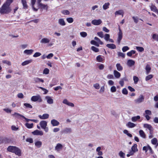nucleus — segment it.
Instances as JSON below:
<instances>
[{"mask_svg":"<svg viewBox=\"0 0 158 158\" xmlns=\"http://www.w3.org/2000/svg\"><path fill=\"white\" fill-rule=\"evenodd\" d=\"M13 0H7L6 2L0 8V13L2 14H4L10 12L11 10L9 6Z\"/></svg>","mask_w":158,"mask_h":158,"instance_id":"nucleus-1","label":"nucleus"},{"mask_svg":"<svg viewBox=\"0 0 158 158\" xmlns=\"http://www.w3.org/2000/svg\"><path fill=\"white\" fill-rule=\"evenodd\" d=\"M8 151L15 153L19 156L21 155V152L20 149L16 146H9L7 148Z\"/></svg>","mask_w":158,"mask_h":158,"instance_id":"nucleus-2","label":"nucleus"},{"mask_svg":"<svg viewBox=\"0 0 158 158\" xmlns=\"http://www.w3.org/2000/svg\"><path fill=\"white\" fill-rule=\"evenodd\" d=\"M39 125L41 128L43 129L45 132H48L49 131V128L47 126V122L45 120L41 121Z\"/></svg>","mask_w":158,"mask_h":158,"instance_id":"nucleus-3","label":"nucleus"},{"mask_svg":"<svg viewBox=\"0 0 158 158\" xmlns=\"http://www.w3.org/2000/svg\"><path fill=\"white\" fill-rule=\"evenodd\" d=\"M31 100L34 102L38 101L39 102H41L42 101L41 97L39 95L32 96L31 98Z\"/></svg>","mask_w":158,"mask_h":158,"instance_id":"nucleus-4","label":"nucleus"},{"mask_svg":"<svg viewBox=\"0 0 158 158\" xmlns=\"http://www.w3.org/2000/svg\"><path fill=\"white\" fill-rule=\"evenodd\" d=\"M119 32L118 34V38L117 39V43L118 44H119L120 43L121 41L123 38V33L120 28L119 27Z\"/></svg>","mask_w":158,"mask_h":158,"instance_id":"nucleus-5","label":"nucleus"},{"mask_svg":"<svg viewBox=\"0 0 158 158\" xmlns=\"http://www.w3.org/2000/svg\"><path fill=\"white\" fill-rule=\"evenodd\" d=\"M144 97L142 95H140L139 97L134 100V102L136 103H140L143 102Z\"/></svg>","mask_w":158,"mask_h":158,"instance_id":"nucleus-6","label":"nucleus"},{"mask_svg":"<svg viewBox=\"0 0 158 158\" xmlns=\"http://www.w3.org/2000/svg\"><path fill=\"white\" fill-rule=\"evenodd\" d=\"M50 41V39L48 38L44 37L42 38L40 40V43L42 44H48Z\"/></svg>","mask_w":158,"mask_h":158,"instance_id":"nucleus-7","label":"nucleus"},{"mask_svg":"<svg viewBox=\"0 0 158 158\" xmlns=\"http://www.w3.org/2000/svg\"><path fill=\"white\" fill-rule=\"evenodd\" d=\"M32 133L34 135L42 136L44 135L43 132L41 130H35L32 132Z\"/></svg>","mask_w":158,"mask_h":158,"instance_id":"nucleus-8","label":"nucleus"},{"mask_svg":"<svg viewBox=\"0 0 158 158\" xmlns=\"http://www.w3.org/2000/svg\"><path fill=\"white\" fill-rule=\"evenodd\" d=\"M45 99L48 104H51L53 103V99L52 97L46 96L45 97Z\"/></svg>","mask_w":158,"mask_h":158,"instance_id":"nucleus-9","label":"nucleus"},{"mask_svg":"<svg viewBox=\"0 0 158 158\" xmlns=\"http://www.w3.org/2000/svg\"><path fill=\"white\" fill-rule=\"evenodd\" d=\"M102 22V21L100 19H94L91 21V23L94 25H98L100 24Z\"/></svg>","mask_w":158,"mask_h":158,"instance_id":"nucleus-10","label":"nucleus"},{"mask_svg":"<svg viewBox=\"0 0 158 158\" xmlns=\"http://www.w3.org/2000/svg\"><path fill=\"white\" fill-rule=\"evenodd\" d=\"M63 148V145L60 143H57L55 147V150L57 152H60Z\"/></svg>","mask_w":158,"mask_h":158,"instance_id":"nucleus-11","label":"nucleus"},{"mask_svg":"<svg viewBox=\"0 0 158 158\" xmlns=\"http://www.w3.org/2000/svg\"><path fill=\"white\" fill-rule=\"evenodd\" d=\"M135 63V62L133 60L129 59L127 60V64L128 67H131L134 65Z\"/></svg>","mask_w":158,"mask_h":158,"instance_id":"nucleus-12","label":"nucleus"},{"mask_svg":"<svg viewBox=\"0 0 158 158\" xmlns=\"http://www.w3.org/2000/svg\"><path fill=\"white\" fill-rule=\"evenodd\" d=\"M51 123L53 127L58 126L60 124V123L55 119H52L51 120Z\"/></svg>","mask_w":158,"mask_h":158,"instance_id":"nucleus-13","label":"nucleus"},{"mask_svg":"<svg viewBox=\"0 0 158 158\" xmlns=\"http://www.w3.org/2000/svg\"><path fill=\"white\" fill-rule=\"evenodd\" d=\"M124 14V11L122 10H120L115 11L114 13V14L115 16H116L118 15H121L122 17L123 16Z\"/></svg>","mask_w":158,"mask_h":158,"instance_id":"nucleus-14","label":"nucleus"},{"mask_svg":"<svg viewBox=\"0 0 158 158\" xmlns=\"http://www.w3.org/2000/svg\"><path fill=\"white\" fill-rule=\"evenodd\" d=\"M149 6L152 11L155 12H158V10L154 5L151 3Z\"/></svg>","mask_w":158,"mask_h":158,"instance_id":"nucleus-15","label":"nucleus"},{"mask_svg":"<svg viewBox=\"0 0 158 158\" xmlns=\"http://www.w3.org/2000/svg\"><path fill=\"white\" fill-rule=\"evenodd\" d=\"M38 117L41 119H45L49 118V115L48 114H44L42 115H39Z\"/></svg>","mask_w":158,"mask_h":158,"instance_id":"nucleus-16","label":"nucleus"},{"mask_svg":"<svg viewBox=\"0 0 158 158\" xmlns=\"http://www.w3.org/2000/svg\"><path fill=\"white\" fill-rule=\"evenodd\" d=\"M101 148L100 146L98 147L96 149V151L98 156H102L103 154L102 152L101 151Z\"/></svg>","mask_w":158,"mask_h":158,"instance_id":"nucleus-17","label":"nucleus"},{"mask_svg":"<svg viewBox=\"0 0 158 158\" xmlns=\"http://www.w3.org/2000/svg\"><path fill=\"white\" fill-rule=\"evenodd\" d=\"M63 132L65 134H70L72 132V129L70 128H66L63 130Z\"/></svg>","mask_w":158,"mask_h":158,"instance_id":"nucleus-18","label":"nucleus"},{"mask_svg":"<svg viewBox=\"0 0 158 158\" xmlns=\"http://www.w3.org/2000/svg\"><path fill=\"white\" fill-rule=\"evenodd\" d=\"M33 81L34 83H38L40 82H44V81L41 78L38 77H35L33 79Z\"/></svg>","mask_w":158,"mask_h":158,"instance_id":"nucleus-19","label":"nucleus"},{"mask_svg":"<svg viewBox=\"0 0 158 158\" xmlns=\"http://www.w3.org/2000/svg\"><path fill=\"white\" fill-rule=\"evenodd\" d=\"M34 50L32 49L25 50L23 51V53L27 55H30L31 54Z\"/></svg>","mask_w":158,"mask_h":158,"instance_id":"nucleus-20","label":"nucleus"},{"mask_svg":"<svg viewBox=\"0 0 158 158\" xmlns=\"http://www.w3.org/2000/svg\"><path fill=\"white\" fill-rule=\"evenodd\" d=\"M58 23L61 26H64L66 25L65 22L63 19H60L58 20Z\"/></svg>","mask_w":158,"mask_h":158,"instance_id":"nucleus-21","label":"nucleus"},{"mask_svg":"<svg viewBox=\"0 0 158 158\" xmlns=\"http://www.w3.org/2000/svg\"><path fill=\"white\" fill-rule=\"evenodd\" d=\"M32 62V60H27L24 62H23L22 64L21 65L23 66H24L26 65H27L31 63Z\"/></svg>","mask_w":158,"mask_h":158,"instance_id":"nucleus-22","label":"nucleus"},{"mask_svg":"<svg viewBox=\"0 0 158 158\" xmlns=\"http://www.w3.org/2000/svg\"><path fill=\"white\" fill-rule=\"evenodd\" d=\"M106 46L111 49H114L116 48V45L113 44H106Z\"/></svg>","mask_w":158,"mask_h":158,"instance_id":"nucleus-23","label":"nucleus"},{"mask_svg":"<svg viewBox=\"0 0 158 158\" xmlns=\"http://www.w3.org/2000/svg\"><path fill=\"white\" fill-rule=\"evenodd\" d=\"M139 133L140 136L141 137L144 139L146 138V135L143 130H140L139 131Z\"/></svg>","mask_w":158,"mask_h":158,"instance_id":"nucleus-24","label":"nucleus"},{"mask_svg":"<svg viewBox=\"0 0 158 158\" xmlns=\"http://www.w3.org/2000/svg\"><path fill=\"white\" fill-rule=\"evenodd\" d=\"M114 74L115 77L117 78H119L120 76V73L117 71L115 70L114 71Z\"/></svg>","mask_w":158,"mask_h":158,"instance_id":"nucleus-25","label":"nucleus"},{"mask_svg":"<svg viewBox=\"0 0 158 158\" xmlns=\"http://www.w3.org/2000/svg\"><path fill=\"white\" fill-rule=\"evenodd\" d=\"M128 127L130 128L134 127L136 126V125L131 122H128L126 125Z\"/></svg>","mask_w":158,"mask_h":158,"instance_id":"nucleus-26","label":"nucleus"},{"mask_svg":"<svg viewBox=\"0 0 158 158\" xmlns=\"http://www.w3.org/2000/svg\"><path fill=\"white\" fill-rule=\"evenodd\" d=\"M137 145L136 144H134L131 148V150L135 152H136L138 151V149L137 148Z\"/></svg>","mask_w":158,"mask_h":158,"instance_id":"nucleus-27","label":"nucleus"},{"mask_svg":"<svg viewBox=\"0 0 158 158\" xmlns=\"http://www.w3.org/2000/svg\"><path fill=\"white\" fill-rule=\"evenodd\" d=\"M140 117L139 115L132 117L131 118V121L133 122H136L139 119Z\"/></svg>","mask_w":158,"mask_h":158,"instance_id":"nucleus-28","label":"nucleus"},{"mask_svg":"<svg viewBox=\"0 0 158 158\" xmlns=\"http://www.w3.org/2000/svg\"><path fill=\"white\" fill-rule=\"evenodd\" d=\"M23 118L25 119L27 122H29V121H31L34 122L35 123H37L38 122V120L37 119H29L26 118L24 116H23Z\"/></svg>","mask_w":158,"mask_h":158,"instance_id":"nucleus-29","label":"nucleus"},{"mask_svg":"<svg viewBox=\"0 0 158 158\" xmlns=\"http://www.w3.org/2000/svg\"><path fill=\"white\" fill-rule=\"evenodd\" d=\"M136 52V51L134 50H132L128 52L127 53V55L129 57H131L132 56L133 54H135Z\"/></svg>","mask_w":158,"mask_h":158,"instance_id":"nucleus-30","label":"nucleus"},{"mask_svg":"<svg viewBox=\"0 0 158 158\" xmlns=\"http://www.w3.org/2000/svg\"><path fill=\"white\" fill-rule=\"evenodd\" d=\"M110 4L109 2L105 3L103 6V8L104 10H106L109 8Z\"/></svg>","mask_w":158,"mask_h":158,"instance_id":"nucleus-31","label":"nucleus"},{"mask_svg":"<svg viewBox=\"0 0 158 158\" xmlns=\"http://www.w3.org/2000/svg\"><path fill=\"white\" fill-rule=\"evenodd\" d=\"M116 67L117 69L119 71H121L123 69L122 66L119 63L116 64Z\"/></svg>","mask_w":158,"mask_h":158,"instance_id":"nucleus-32","label":"nucleus"},{"mask_svg":"<svg viewBox=\"0 0 158 158\" xmlns=\"http://www.w3.org/2000/svg\"><path fill=\"white\" fill-rule=\"evenodd\" d=\"M35 1L36 0H31V3L33 10L35 11H37L38 10V9L35 8L34 6L35 3Z\"/></svg>","mask_w":158,"mask_h":158,"instance_id":"nucleus-33","label":"nucleus"},{"mask_svg":"<svg viewBox=\"0 0 158 158\" xmlns=\"http://www.w3.org/2000/svg\"><path fill=\"white\" fill-rule=\"evenodd\" d=\"M42 144V143L40 141H37L35 143V146L38 148H40Z\"/></svg>","mask_w":158,"mask_h":158,"instance_id":"nucleus-34","label":"nucleus"},{"mask_svg":"<svg viewBox=\"0 0 158 158\" xmlns=\"http://www.w3.org/2000/svg\"><path fill=\"white\" fill-rule=\"evenodd\" d=\"M145 69L146 71L147 74H148L150 72V70L151 69V68L150 66L148 64L146 65V67Z\"/></svg>","mask_w":158,"mask_h":158,"instance_id":"nucleus-35","label":"nucleus"},{"mask_svg":"<svg viewBox=\"0 0 158 158\" xmlns=\"http://www.w3.org/2000/svg\"><path fill=\"white\" fill-rule=\"evenodd\" d=\"M152 114V112L151 110H145V113L143 115H151Z\"/></svg>","mask_w":158,"mask_h":158,"instance_id":"nucleus-36","label":"nucleus"},{"mask_svg":"<svg viewBox=\"0 0 158 158\" xmlns=\"http://www.w3.org/2000/svg\"><path fill=\"white\" fill-rule=\"evenodd\" d=\"M25 125L26 127L29 129H31L32 128L33 126V123H32L31 124H29L28 123H26L25 124Z\"/></svg>","mask_w":158,"mask_h":158,"instance_id":"nucleus-37","label":"nucleus"},{"mask_svg":"<svg viewBox=\"0 0 158 158\" xmlns=\"http://www.w3.org/2000/svg\"><path fill=\"white\" fill-rule=\"evenodd\" d=\"M90 43L94 45L97 47H99V44L94 40H91L90 41Z\"/></svg>","mask_w":158,"mask_h":158,"instance_id":"nucleus-38","label":"nucleus"},{"mask_svg":"<svg viewBox=\"0 0 158 158\" xmlns=\"http://www.w3.org/2000/svg\"><path fill=\"white\" fill-rule=\"evenodd\" d=\"M40 7L43 9L46 10H47L48 9V6L47 5H44L43 4H40V5H39Z\"/></svg>","mask_w":158,"mask_h":158,"instance_id":"nucleus-39","label":"nucleus"},{"mask_svg":"<svg viewBox=\"0 0 158 158\" xmlns=\"http://www.w3.org/2000/svg\"><path fill=\"white\" fill-rule=\"evenodd\" d=\"M110 38V35L109 34H106L104 35V39L106 41H108Z\"/></svg>","mask_w":158,"mask_h":158,"instance_id":"nucleus-40","label":"nucleus"},{"mask_svg":"<svg viewBox=\"0 0 158 158\" xmlns=\"http://www.w3.org/2000/svg\"><path fill=\"white\" fill-rule=\"evenodd\" d=\"M91 48L92 51H93L94 52H97L99 51V49L94 46H93L91 47Z\"/></svg>","mask_w":158,"mask_h":158,"instance_id":"nucleus-41","label":"nucleus"},{"mask_svg":"<svg viewBox=\"0 0 158 158\" xmlns=\"http://www.w3.org/2000/svg\"><path fill=\"white\" fill-rule=\"evenodd\" d=\"M61 13L64 15H69L70 14L69 11L67 10H63L61 11Z\"/></svg>","mask_w":158,"mask_h":158,"instance_id":"nucleus-42","label":"nucleus"},{"mask_svg":"<svg viewBox=\"0 0 158 158\" xmlns=\"http://www.w3.org/2000/svg\"><path fill=\"white\" fill-rule=\"evenodd\" d=\"M94 39L97 41V42L98 43V44H100L101 45H102L103 44V42H102L101 40L99 38H98L97 37H95L94 38Z\"/></svg>","mask_w":158,"mask_h":158,"instance_id":"nucleus-43","label":"nucleus"},{"mask_svg":"<svg viewBox=\"0 0 158 158\" xmlns=\"http://www.w3.org/2000/svg\"><path fill=\"white\" fill-rule=\"evenodd\" d=\"M22 2L24 8H27V4L26 0H22Z\"/></svg>","mask_w":158,"mask_h":158,"instance_id":"nucleus-44","label":"nucleus"},{"mask_svg":"<svg viewBox=\"0 0 158 158\" xmlns=\"http://www.w3.org/2000/svg\"><path fill=\"white\" fill-rule=\"evenodd\" d=\"M152 38L155 40L158 41V34H153Z\"/></svg>","mask_w":158,"mask_h":158,"instance_id":"nucleus-45","label":"nucleus"},{"mask_svg":"<svg viewBox=\"0 0 158 158\" xmlns=\"http://www.w3.org/2000/svg\"><path fill=\"white\" fill-rule=\"evenodd\" d=\"M135 153V152L131 150L130 151L128 154L127 155V157H129L130 156L133 155Z\"/></svg>","mask_w":158,"mask_h":158,"instance_id":"nucleus-46","label":"nucleus"},{"mask_svg":"<svg viewBox=\"0 0 158 158\" xmlns=\"http://www.w3.org/2000/svg\"><path fill=\"white\" fill-rule=\"evenodd\" d=\"M157 139L156 138H154L151 140V142L153 144L155 145L157 143Z\"/></svg>","mask_w":158,"mask_h":158,"instance_id":"nucleus-47","label":"nucleus"},{"mask_svg":"<svg viewBox=\"0 0 158 158\" xmlns=\"http://www.w3.org/2000/svg\"><path fill=\"white\" fill-rule=\"evenodd\" d=\"M23 105L26 108H32V106L29 103H25Z\"/></svg>","mask_w":158,"mask_h":158,"instance_id":"nucleus-48","label":"nucleus"},{"mask_svg":"<svg viewBox=\"0 0 158 158\" xmlns=\"http://www.w3.org/2000/svg\"><path fill=\"white\" fill-rule=\"evenodd\" d=\"M136 48L138 51L139 52H143L144 50V48L142 47L136 46Z\"/></svg>","mask_w":158,"mask_h":158,"instance_id":"nucleus-49","label":"nucleus"},{"mask_svg":"<svg viewBox=\"0 0 158 158\" xmlns=\"http://www.w3.org/2000/svg\"><path fill=\"white\" fill-rule=\"evenodd\" d=\"M123 132L124 133L126 134L128 136L131 137L132 135L131 134L128 133V131L127 130H125L123 131Z\"/></svg>","mask_w":158,"mask_h":158,"instance_id":"nucleus-50","label":"nucleus"},{"mask_svg":"<svg viewBox=\"0 0 158 158\" xmlns=\"http://www.w3.org/2000/svg\"><path fill=\"white\" fill-rule=\"evenodd\" d=\"M133 79L135 84H137L139 81V79L138 77L136 76H134L133 77Z\"/></svg>","mask_w":158,"mask_h":158,"instance_id":"nucleus-51","label":"nucleus"},{"mask_svg":"<svg viewBox=\"0 0 158 158\" xmlns=\"http://www.w3.org/2000/svg\"><path fill=\"white\" fill-rule=\"evenodd\" d=\"M96 59L97 61L99 62H101L103 60L102 58L101 55L98 56L96 57Z\"/></svg>","mask_w":158,"mask_h":158,"instance_id":"nucleus-52","label":"nucleus"},{"mask_svg":"<svg viewBox=\"0 0 158 158\" xmlns=\"http://www.w3.org/2000/svg\"><path fill=\"white\" fill-rule=\"evenodd\" d=\"M81 36L83 37H85L87 36V33L86 32L84 31H82L80 33Z\"/></svg>","mask_w":158,"mask_h":158,"instance_id":"nucleus-53","label":"nucleus"},{"mask_svg":"<svg viewBox=\"0 0 158 158\" xmlns=\"http://www.w3.org/2000/svg\"><path fill=\"white\" fill-rule=\"evenodd\" d=\"M98 35L100 37L102 38L104 37L103 32L102 31L98 32L97 33Z\"/></svg>","mask_w":158,"mask_h":158,"instance_id":"nucleus-54","label":"nucleus"},{"mask_svg":"<svg viewBox=\"0 0 158 158\" xmlns=\"http://www.w3.org/2000/svg\"><path fill=\"white\" fill-rule=\"evenodd\" d=\"M2 62L4 64H6L9 66H10L11 64V63L10 61L7 60H3L2 61Z\"/></svg>","mask_w":158,"mask_h":158,"instance_id":"nucleus-55","label":"nucleus"},{"mask_svg":"<svg viewBox=\"0 0 158 158\" xmlns=\"http://www.w3.org/2000/svg\"><path fill=\"white\" fill-rule=\"evenodd\" d=\"M67 21L69 23H72L73 21V19L72 18H68L66 19Z\"/></svg>","mask_w":158,"mask_h":158,"instance_id":"nucleus-56","label":"nucleus"},{"mask_svg":"<svg viewBox=\"0 0 158 158\" xmlns=\"http://www.w3.org/2000/svg\"><path fill=\"white\" fill-rule=\"evenodd\" d=\"M153 75L152 74H150L147 76L145 78L146 81H148L153 77Z\"/></svg>","mask_w":158,"mask_h":158,"instance_id":"nucleus-57","label":"nucleus"},{"mask_svg":"<svg viewBox=\"0 0 158 158\" xmlns=\"http://www.w3.org/2000/svg\"><path fill=\"white\" fill-rule=\"evenodd\" d=\"M116 87L114 86H112L110 88V91L112 93L115 92L116 91Z\"/></svg>","mask_w":158,"mask_h":158,"instance_id":"nucleus-58","label":"nucleus"},{"mask_svg":"<svg viewBox=\"0 0 158 158\" xmlns=\"http://www.w3.org/2000/svg\"><path fill=\"white\" fill-rule=\"evenodd\" d=\"M129 49V48L128 46H124L122 48V51L123 52H126V51H127Z\"/></svg>","mask_w":158,"mask_h":158,"instance_id":"nucleus-59","label":"nucleus"},{"mask_svg":"<svg viewBox=\"0 0 158 158\" xmlns=\"http://www.w3.org/2000/svg\"><path fill=\"white\" fill-rule=\"evenodd\" d=\"M132 19L135 23H137L138 22L139 18L137 17L133 16L132 17Z\"/></svg>","mask_w":158,"mask_h":158,"instance_id":"nucleus-60","label":"nucleus"},{"mask_svg":"<svg viewBox=\"0 0 158 158\" xmlns=\"http://www.w3.org/2000/svg\"><path fill=\"white\" fill-rule=\"evenodd\" d=\"M118 155L121 157L122 158H124L125 154L122 151H120L118 153Z\"/></svg>","mask_w":158,"mask_h":158,"instance_id":"nucleus-61","label":"nucleus"},{"mask_svg":"<svg viewBox=\"0 0 158 158\" xmlns=\"http://www.w3.org/2000/svg\"><path fill=\"white\" fill-rule=\"evenodd\" d=\"M41 55V53L39 52H35L33 55V56L35 57H36L40 56Z\"/></svg>","mask_w":158,"mask_h":158,"instance_id":"nucleus-62","label":"nucleus"},{"mask_svg":"<svg viewBox=\"0 0 158 158\" xmlns=\"http://www.w3.org/2000/svg\"><path fill=\"white\" fill-rule=\"evenodd\" d=\"M151 126V125L147 123L144 124L143 125V127L144 128H147L148 129H149Z\"/></svg>","mask_w":158,"mask_h":158,"instance_id":"nucleus-63","label":"nucleus"},{"mask_svg":"<svg viewBox=\"0 0 158 158\" xmlns=\"http://www.w3.org/2000/svg\"><path fill=\"white\" fill-rule=\"evenodd\" d=\"M49 69L46 68L44 69L43 71V73L45 74H47L49 73Z\"/></svg>","mask_w":158,"mask_h":158,"instance_id":"nucleus-64","label":"nucleus"}]
</instances>
